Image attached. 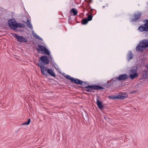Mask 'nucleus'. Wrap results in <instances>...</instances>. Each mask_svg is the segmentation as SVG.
<instances>
[{"instance_id": "obj_7", "label": "nucleus", "mask_w": 148, "mask_h": 148, "mask_svg": "<svg viewBox=\"0 0 148 148\" xmlns=\"http://www.w3.org/2000/svg\"><path fill=\"white\" fill-rule=\"evenodd\" d=\"M14 37L17 39V40L20 42H27V40L25 38L17 35L16 34L13 35Z\"/></svg>"}, {"instance_id": "obj_20", "label": "nucleus", "mask_w": 148, "mask_h": 148, "mask_svg": "<svg viewBox=\"0 0 148 148\" xmlns=\"http://www.w3.org/2000/svg\"><path fill=\"white\" fill-rule=\"evenodd\" d=\"M88 21L87 18H85L82 20V23L83 25H85L86 24Z\"/></svg>"}, {"instance_id": "obj_11", "label": "nucleus", "mask_w": 148, "mask_h": 148, "mask_svg": "<svg viewBox=\"0 0 148 148\" xmlns=\"http://www.w3.org/2000/svg\"><path fill=\"white\" fill-rule=\"evenodd\" d=\"M128 78V76L126 74H123L120 75L118 77V80L119 81L127 79Z\"/></svg>"}, {"instance_id": "obj_18", "label": "nucleus", "mask_w": 148, "mask_h": 148, "mask_svg": "<svg viewBox=\"0 0 148 148\" xmlns=\"http://www.w3.org/2000/svg\"><path fill=\"white\" fill-rule=\"evenodd\" d=\"M70 12H71L73 13V15L74 16L77 15L78 12L77 10H75L74 8H72Z\"/></svg>"}, {"instance_id": "obj_17", "label": "nucleus", "mask_w": 148, "mask_h": 148, "mask_svg": "<svg viewBox=\"0 0 148 148\" xmlns=\"http://www.w3.org/2000/svg\"><path fill=\"white\" fill-rule=\"evenodd\" d=\"M25 25L24 24L21 23H18L16 24V25L15 27V29L17 27L22 28L24 27H25Z\"/></svg>"}, {"instance_id": "obj_26", "label": "nucleus", "mask_w": 148, "mask_h": 148, "mask_svg": "<svg viewBox=\"0 0 148 148\" xmlns=\"http://www.w3.org/2000/svg\"><path fill=\"white\" fill-rule=\"evenodd\" d=\"M92 1V0H89V2L91 3Z\"/></svg>"}, {"instance_id": "obj_22", "label": "nucleus", "mask_w": 148, "mask_h": 148, "mask_svg": "<svg viewBox=\"0 0 148 148\" xmlns=\"http://www.w3.org/2000/svg\"><path fill=\"white\" fill-rule=\"evenodd\" d=\"M118 79V77H114L111 80V81L113 82H117V81H119Z\"/></svg>"}, {"instance_id": "obj_4", "label": "nucleus", "mask_w": 148, "mask_h": 148, "mask_svg": "<svg viewBox=\"0 0 148 148\" xmlns=\"http://www.w3.org/2000/svg\"><path fill=\"white\" fill-rule=\"evenodd\" d=\"M86 90L87 92H91L92 90H97L98 89H102L103 88L99 85H90L85 87Z\"/></svg>"}, {"instance_id": "obj_19", "label": "nucleus", "mask_w": 148, "mask_h": 148, "mask_svg": "<svg viewBox=\"0 0 148 148\" xmlns=\"http://www.w3.org/2000/svg\"><path fill=\"white\" fill-rule=\"evenodd\" d=\"M33 36L36 38L40 40H42V39L36 33H33Z\"/></svg>"}, {"instance_id": "obj_1", "label": "nucleus", "mask_w": 148, "mask_h": 148, "mask_svg": "<svg viewBox=\"0 0 148 148\" xmlns=\"http://www.w3.org/2000/svg\"><path fill=\"white\" fill-rule=\"evenodd\" d=\"M148 47V40H143L141 41L136 48V50L138 52H141L145 48Z\"/></svg>"}, {"instance_id": "obj_10", "label": "nucleus", "mask_w": 148, "mask_h": 148, "mask_svg": "<svg viewBox=\"0 0 148 148\" xmlns=\"http://www.w3.org/2000/svg\"><path fill=\"white\" fill-rule=\"evenodd\" d=\"M141 15L142 13L141 12H138L137 14H135L134 15V18L132 19L131 21L134 22L137 21L140 19Z\"/></svg>"}, {"instance_id": "obj_5", "label": "nucleus", "mask_w": 148, "mask_h": 148, "mask_svg": "<svg viewBox=\"0 0 148 148\" xmlns=\"http://www.w3.org/2000/svg\"><path fill=\"white\" fill-rule=\"evenodd\" d=\"M39 62L41 65H43L49 64V58L46 56H44L40 58Z\"/></svg>"}, {"instance_id": "obj_25", "label": "nucleus", "mask_w": 148, "mask_h": 148, "mask_svg": "<svg viewBox=\"0 0 148 148\" xmlns=\"http://www.w3.org/2000/svg\"><path fill=\"white\" fill-rule=\"evenodd\" d=\"M38 66H39L40 67L41 71V68H42V67H46L45 66H43L42 65H41L40 64H38Z\"/></svg>"}, {"instance_id": "obj_2", "label": "nucleus", "mask_w": 148, "mask_h": 148, "mask_svg": "<svg viewBox=\"0 0 148 148\" xmlns=\"http://www.w3.org/2000/svg\"><path fill=\"white\" fill-rule=\"evenodd\" d=\"M41 73L43 75L46 77L48 76V74L53 77H56L55 74L52 69H48L46 67L41 68Z\"/></svg>"}, {"instance_id": "obj_12", "label": "nucleus", "mask_w": 148, "mask_h": 148, "mask_svg": "<svg viewBox=\"0 0 148 148\" xmlns=\"http://www.w3.org/2000/svg\"><path fill=\"white\" fill-rule=\"evenodd\" d=\"M71 82L77 84H82V82L79 79H74L73 78L72 79Z\"/></svg>"}, {"instance_id": "obj_14", "label": "nucleus", "mask_w": 148, "mask_h": 148, "mask_svg": "<svg viewBox=\"0 0 148 148\" xmlns=\"http://www.w3.org/2000/svg\"><path fill=\"white\" fill-rule=\"evenodd\" d=\"M23 22L24 23H25L27 24V26L29 28H30V29H33L32 25L31 23V22L30 21L29 19H27L26 22H25L24 21H23Z\"/></svg>"}, {"instance_id": "obj_27", "label": "nucleus", "mask_w": 148, "mask_h": 148, "mask_svg": "<svg viewBox=\"0 0 148 148\" xmlns=\"http://www.w3.org/2000/svg\"><path fill=\"white\" fill-rule=\"evenodd\" d=\"M109 97L110 98H112V97L109 96Z\"/></svg>"}, {"instance_id": "obj_13", "label": "nucleus", "mask_w": 148, "mask_h": 148, "mask_svg": "<svg viewBox=\"0 0 148 148\" xmlns=\"http://www.w3.org/2000/svg\"><path fill=\"white\" fill-rule=\"evenodd\" d=\"M97 104L100 110L103 109V106L102 103L98 99H97Z\"/></svg>"}, {"instance_id": "obj_24", "label": "nucleus", "mask_w": 148, "mask_h": 148, "mask_svg": "<svg viewBox=\"0 0 148 148\" xmlns=\"http://www.w3.org/2000/svg\"><path fill=\"white\" fill-rule=\"evenodd\" d=\"M92 16L91 15H89L88 17L87 18V20L88 21H90L92 20Z\"/></svg>"}, {"instance_id": "obj_9", "label": "nucleus", "mask_w": 148, "mask_h": 148, "mask_svg": "<svg viewBox=\"0 0 148 148\" xmlns=\"http://www.w3.org/2000/svg\"><path fill=\"white\" fill-rule=\"evenodd\" d=\"M16 23L15 22V20L12 19L9 20L8 21V24L10 27L13 29H15V27Z\"/></svg>"}, {"instance_id": "obj_21", "label": "nucleus", "mask_w": 148, "mask_h": 148, "mask_svg": "<svg viewBox=\"0 0 148 148\" xmlns=\"http://www.w3.org/2000/svg\"><path fill=\"white\" fill-rule=\"evenodd\" d=\"M30 121H31L30 119H28V121L27 122H26L24 123H23L22 124V125H28L29 124V123L30 122Z\"/></svg>"}, {"instance_id": "obj_16", "label": "nucleus", "mask_w": 148, "mask_h": 148, "mask_svg": "<svg viewBox=\"0 0 148 148\" xmlns=\"http://www.w3.org/2000/svg\"><path fill=\"white\" fill-rule=\"evenodd\" d=\"M133 57V56L132 52L131 51H129L127 56V60L128 61H130V60L132 59Z\"/></svg>"}, {"instance_id": "obj_15", "label": "nucleus", "mask_w": 148, "mask_h": 148, "mask_svg": "<svg viewBox=\"0 0 148 148\" xmlns=\"http://www.w3.org/2000/svg\"><path fill=\"white\" fill-rule=\"evenodd\" d=\"M127 96V95H123L122 94L119 95H118L117 96L115 97L114 98L115 99H123L126 98Z\"/></svg>"}, {"instance_id": "obj_23", "label": "nucleus", "mask_w": 148, "mask_h": 148, "mask_svg": "<svg viewBox=\"0 0 148 148\" xmlns=\"http://www.w3.org/2000/svg\"><path fill=\"white\" fill-rule=\"evenodd\" d=\"M65 77L67 79L70 80L71 82V79L73 78V77H71L69 75H66L65 76Z\"/></svg>"}, {"instance_id": "obj_3", "label": "nucleus", "mask_w": 148, "mask_h": 148, "mask_svg": "<svg viewBox=\"0 0 148 148\" xmlns=\"http://www.w3.org/2000/svg\"><path fill=\"white\" fill-rule=\"evenodd\" d=\"M36 49L38 52H41L42 53L49 56L51 60L52 56L50 54V51L44 47L40 45H38V47L36 48Z\"/></svg>"}, {"instance_id": "obj_6", "label": "nucleus", "mask_w": 148, "mask_h": 148, "mask_svg": "<svg viewBox=\"0 0 148 148\" xmlns=\"http://www.w3.org/2000/svg\"><path fill=\"white\" fill-rule=\"evenodd\" d=\"M145 23L140 26L138 28L140 32L148 31V20H146Z\"/></svg>"}, {"instance_id": "obj_8", "label": "nucleus", "mask_w": 148, "mask_h": 148, "mask_svg": "<svg viewBox=\"0 0 148 148\" xmlns=\"http://www.w3.org/2000/svg\"><path fill=\"white\" fill-rule=\"evenodd\" d=\"M129 73L130 74L129 77L132 79L138 76V75L137 73V70L136 69L130 70L129 71Z\"/></svg>"}]
</instances>
